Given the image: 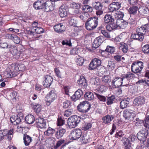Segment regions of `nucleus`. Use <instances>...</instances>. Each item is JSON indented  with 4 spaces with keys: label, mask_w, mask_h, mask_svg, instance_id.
Here are the masks:
<instances>
[{
    "label": "nucleus",
    "mask_w": 149,
    "mask_h": 149,
    "mask_svg": "<svg viewBox=\"0 0 149 149\" xmlns=\"http://www.w3.org/2000/svg\"><path fill=\"white\" fill-rule=\"evenodd\" d=\"M149 24L143 25L139 28V31L131 35V39L138 40L141 41L144 38V35L149 31V16L148 17Z\"/></svg>",
    "instance_id": "f257e3e1"
},
{
    "label": "nucleus",
    "mask_w": 149,
    "mask_h": 149,
    "mask_svg": "<svg viewBox=\"0 0 149 149\" xmlns=\"http://www.w3.org/2000/svg\"><path fill=\"white\" fill-rule=\"evenodd\" d=\"M98 23V17H93L88 18L85 23L86 29L89 31H92L96 28Z\"/></svg>",
    "instance_id": "f03ea898"
},
{
    "label": "nucleus",
    "mask_w": 149,
    "mask_h": 149,
    "mask_svg": "<svg viewBox=\"0 0 149 149\" xmlns=\"http://www.w3.org/2000/svg\"><path fill=\"white\" fill-rule=\"evenodd\" d=\"M81 118L76 115L72 116L69 117L68 121V124L69 128L75 127L80 122Z\"/></svg>",
    "instance_id": "7ed1b4c3"
},
{
    "label": "nucleus",
    "mask_w": 149,
    "mask_h": 149,
    "mask_svg": "<svg viewBox=\"0 0 149 149\" xmlns=\"http://www.w3.org/2000/svg\"><path fill=\"white\" fill-rule=\"evenodd\" d=\"M91 105L88 102L85 101L81 102L77 108L80 112L86 113L91 108Z\"/></svg>",
    "instance_id": "20e7f679"
},
{
    "label": "nucleus",
    "mask_w": 149,
    "mask_h": 149,
    "mask_svg": "<svg viewBox=\"0 0 149 149\" xmlns=\"http://www.w3.org/2000/svg\"><path fill=\"white\" fill-rule=\"evenodd\" d=\"M143 68V63L141 61L136 62L133 63L131 66V70L134 73L141 72Z\"/></svg>",
    "instance_id": "39448f33"
},
{
    "label": "nucleus",
    "mask_w": 149,
    "mask_h": 149,
    "mask_svg": "<svg viewBox=\"0 0 149 149\" xmlns=\"http://www.w3.org/2000/svg\"><path fill=\"white\" fill-rule=\"evenodd\" d=\"M24 117V115L21 113H18L16 116H12L10 118L11 123L14 125H16L23 120Z\"/></svg>",
    "instance_id": "423d86ee"
},
{
    "label": "nucleus",
    "mask_w": 149,
    "mask_h": 149,
    "mask_svg": "<svg viewBox=\"0 0 149 149\" xmlns=\"http://www.w3.org/2000/svg\"><path fill=\"white\" fill-rule=\"evenodd\" d=\"M13 130L11 129L9 131L7 130L0 131V141L6 137L9 140H10L13 136Z\"/></svg>",
    "instance_id": "0eeeda50"
},
{
    "label": "nucleus",
    "mask_w": 149,
    "mask_h": 149,
    "mask_svg": "<svg viewBox=\"0 0 149 149\" xmlns=\"http://www.w3.org/2000/svg\"><path fill=\"white\" fill-rule=\"evenodd\" d=\"M92 5L94 8L97 10L96 14L97 15H100L103 13L102 10V5L99 2H94Z\"/></svg>",
    "instance_id": "6e6552de"
},
{
    "label": "nucleus",
    "mask_w": 149,
    "mask_h": 149,
    "mask_svg": "<svg viewBox=\"0 0 149 149\" xmlns=\"http://www.w3.org/2000/svg\"><path fill=\"white\" fill-rule=\"evenodd\" d=\"M101 61L99 59L95 58L93 59L91 61L89 65V69L92 70L97 68L101 64Z\"/></svg>",
    "instance_id": "1a4fd4ad"
},
{
    "label": "nucleus",
    "mask_w": 149,
    "mask_h": 149,
    "mask_svg": "<svg viewBox=\"0 0 149 149\" xmlns=\"http://www.w3.org/2000/svg\"><path fill=\"white\" fill-rule=\"evenodd\" d=\"M81 131L79 129H76L72 131L70 136L72 139L76 140L79 139L81 136Z\"/></svg>",
    "instance_id": "9d476101"
},
{
    "label": "nucleus",
    "mask_w": 149,
    "mask_h": 149,
    "mask_svg": "<svg viewBox=\"0 0 149 149\" xmlns=\"http://www.w3.org/2000/svg\"><path fill=\"white\" fill-rule=\"evenodd\" d=\"M44 81L43 82V85L45 87H49L52 84L53 81V78L48 75H44L43 77Z\"/></svg>",
    "instance_id": "9b49d317"
},
{
    "label": "nucleus",
    "mask_w": 149,
    "mask_h": 149,
    "mask_svg": "<svg viewBox=\"0 0 149 149\" xmlns=\"http://www.w3.org/2000/svg\"><path fill=\"white\" fill-rule=\"evenodd\" d=\"M120 3L114 2L111 3L109 6V10L110 12H113L119 10L121 7Z\"/></svg>",
    "instance_id": "f8f14e48"
},
{
    "label": "nucleus",
    "mask_w": 149,
    "mask_h": 149,
    "mask_svg": "<svg viewBox=\"0 0 149 149\" xmlns=\"http://www.w3.org/2000/svg\"><path fill=\"white\" fill-rule=\"evenodd\" d=\"M36 127L40 128H46V122L42 118H39L36 120Z\"/></svg>",
    "instance_id": "ddd939ff"
},
{
    "label": "nucleus",
    "mask_w": 149,
    "mask_h": 149,
    "mask_svg": "<svg viewBox=\"0 0 149 149\" xmlns=\"http://www.w3.org/2000/svg\"><path fill=\"white\" fill-rule=\"evenodd\" d=\"M148 132L146 129L141 130L137 134V138L140 141H144L146 140Z\"/></svg>",
    "instance_id": "4468645a"
},
{
    "label": "nucleus",
    "mask_w": 149,
    "mask_h": 149,
    "mask_svg": "<svg viewBox=\"0 0 149 149\" xmlns=\"http://www.w3.org/2000/svg\"><path fill=\"white\" fill-rule=\"evenodd\" d=\"M15 66L14 65L9 66L6 72V76L7 77L11 78L15 76L17 74L15 71Z\"/></svg>",
    "instance_id": "2eb2a0df"
},
{
    "label": "nucleus",
    "mask_w": 149,
    "mask_h": 149,
    "mask_svg": "<svg viewBox=\"0 0 149 149\" xmlns=\"http://www.w3.org/2000/svg\"><path fill=\"white\" fill-rule=\"evenodd\" d=\"M123 79L120 77H116L112 80L111 85L113 88H116L121 86L122 84Z\"/></svg>",
    "instance_id": "dca6fc26"
},
{
    "label": "nucleus",
    "mask_w": 149,
    "mask_h": 149,
    "mask_svg": "<svg viewBox=\"0 0 149 149\" xmlns=\"http://www.w3.org/2000/svg\"><path fill=\"white\" fill-rule=\"evenodd\" d=\"M10 51L11 53L14 56H15V57L18 58L20 54V51L18 50L17 47L16 46L11 45L10 46Z\"/></svg>",
    "instance_id": "f3484780"
},
{
    "label": "nucleus",
    "mask_w": 149,
    "mask_h": 149,
    "mask_svg": "<svg viewBox=\"0 0 149 149\" xmlns=\"http://www.w3.org/2000/svg\"><path fill=\"white\" fill-rule=\"evenodd\" d=\"M116 24L118 29H124L128 24V22L123 19H118L116 20Z\"/></svg>",
    "instance_id": "a211bd4d"
},
{
    "label": "nucleus",
    "mask_w": 149,
    "mask_h": 149,
    "mask_svg": "<svg viewBox=\"0 0 149 149\" xmlns=\"http://www.w3.org/2000/svg\"><path fill=\"white\" fill-rule=\"evenodd\" d=\"M66 132V130L64 129H59L56 130L54 134L55 137L57 139H61L63 137Z\"/></svg>",
    "instance_id": "6ab92c4d"
},
{
    "label": "nucleus",
    "mask_w": 149,
    "mask_h": 149,
    "mask_svg": "<svg viewBox=\"0 0 149 149\" xmlns=\"http://www.w3.org/2000/svg\"><path fill=\"white\" fill-rule=\"evenodd\" d=\"M44 3L43 1L39 0L34 2L33 6L36 9H42L44 8Z\"/></svg>",
    "instance_id": "aec40b11"
},
{
    "label": "nucleus",
    "mask_w": 149,
    "mask_h": 149,
    "mask_svg": "<svg viewBox=\"0 0 149 149\" xmlns=\"http://www.w3.org/2000/svg\"><path fill=\"white\" fill-rule=\"evenodd\" d=\"M44 8L43 9L45 11L48 12L53 10L52 3L51 1H47L44 3Z\"/></svg>",
    "instance_id": "412c9836"
},
{
    "label": "nucleus",
    "mask_w": 149,
    "mask_h": 149,
    "mask_svg": "<svg viewBox=\"0 0 149 149\" xmlns=\"http://www.w3.org/2000/svg\"><path fill=\"white\" fill-rule=\"evenodd\" d=\"M145 99L143 97L139 96L135 99L133 103L135 105H141L144 103Z\"/></svg>",
    "instance_id": "4be33fe9"
},
{
    "label": "nucleus",
    "mask_w": 149,
    "mask_h": 149,
    "mask_svg": "<svg viewBox=\"0 0 149 149\" xmlns=\"http://www.w3.org/2000/svg\"><path fill=\"white\" fill-rule=\"evenodd\" d=\"M23 139L24 144L26 146H29L32 141L31 137L26 134H24Z\"/></svg>",
    "instance_id": "5701e85b"
},
{
    "label": "nucleus",
    "mask_w": 149,
    "mask_h": 149,
    "mask_svg": "<svg viewBox=\"0 0 149 149\" xmlns=\"http://www.w3.org/2000/svg\"><path fill=\"white\" fill-rule=\"evenodd\" d=\"M54 28L55 31L58 33L63 32L65 30L64 26L61 24L55 25Z\"/></svg>",
    "instance_id": "b1692460"
},
{
    "label": "nucleus",
    "mask_w": 149,
    "mask_h": 149,
    "mask_svg": "<svg viewBox=\"0 0 149 149\" xmlns=\"http://www.w3.org/2000/svg\"><path fill=\"white\" fill-rule=\"evenodd\" d=\"M114 117L112 115H107L102 117V120L103 123L107 124L109 123L113 119Z\"/></svg>",
    "instance_id": "393cba45"
},
{
    "label": "nucleus",
    "mask_w": 149,
    "mask_h": 149,
    "mask_svg": "<svg viewBox=\"0 0 149 149\" xmlns=\"http://www.w3.org/2000/svg\"><path fill=\"white\" fill-rule=\"evenodd\" d=\"M46 99H48L53 101L56 98V95L54 90L50 91L49 93L48 94L46 97Z\"/></svg>",
    "instance_id": "a878e982"
},
{
    "label": "nucleus",
    "mask_w": 149,
    "mask_h": 149,
    "mask_svg": "<svg viewBox=\"0 0 149 149\" xmlns=\"http://www.w3.org/2000/svg\"><path fill=\"white\" fill-rule=\"evenodd\" d=\"M77 84L81 87H86L87 86V83L86 80L83 76H81L77 82Z\"/></svg>",
    "instance_id": "bb28decb"
},
{
    "label": "nucleus",
    "mask_w": 149,
    "mask_h": 149,
    "mask_svg": "<svg viewBox=\"0 0 149 149\" xmlns=\"http://www.w3.org/2000/svg\"><path fill=\"white\" fill-rule=\"evenodd\" d=\"M119 49L124 53L127 52L128 50L127 45L124 42H121L119 44Z\"/></svg>",
    "instance_id": "cd10ccee"
},
{
    "label": "nucleus",
    "mask_w": 149,
    "mask_h": 149,
    "mask_svg": "<svg viewBox=\"0 0 149 149\" xmlns=\"http://www.w3.org/2000/svg\"><path fill=\"white\" fill-rule=\"evenodd\" d=\"M25 120L28 124H30L33 123L35 121L34 116L31 115L26 116L25 118Z\"/></svg>",
    "instance_id": "c85d7f7f"
},
{
    "label": "nucleus",
    "mask_w": 149,
    "mask_h": 149,
    "mask_svg": "<svg viewBox=\"0 0 149 149\" xmlns=\"http://www.w3.org/2000/svg\"><path fill=\"white\" fill-rule=\"evenodd\" d=\"M84 96L86 99L88 100H92L94 97L93 93L90 91L86 93Z\"/></svg>",
    "instance_id": "c756f323"
},
{
    "label": "nucleus",
    "mask_w": 149,
    "mask_h": 149,
    "mask_svg": "<svg viewBox=\"0 0 149 149\" xmlns=\"http://www.w3.org/2000/svg\"><path fill=\"white\" fill-rule=\"evenodd\" d=\"M59 13L61 17H63L67 16V11L65 9L62 8V7H61L59 8Z\"/></svg>",
    "instance_id": "7c9ffc66"
},
{
    "label": "nucleus",
    "mask_w": 149,
    "mask_h": 149,
    "mask_svg": "<svg viewBox=\"0 0 149 149\" xmlns=\"http://www.w3.org/2000/svg\"><path fill=\"white\" fill-rule=\"evenodd\" d=\"M139 12L141 15L147 14L149 11L148 8L146 6L140 7L138 10Z\"/></svg>",
    "instance_id": "2f4dec72"
},
{
    "label": "nucleus",
    "mask_w": 149,
    "mask_h": 149,
    "mask_svg": "<svg viewBox=\"0 0 149 149\" xmlns=\"http://www.w3.org/2000/svg\"><path fill=\"white\" fill-rule=\"evenodd\" d=\"M104 22L105 23H108L109 22L114 21V19L112 18V16L110 15H107L104 17Z\"/></svg>",
    "instance_id": "473e14b6"
},
{
    "label": "nucleus",
    "mask_w": 149,
    "mask_h": 149,
    "mask_svg": "<svg viewBox=\"0 0 149 149\" xmlns=\"http://www.w3.org/2000/svg\"><path fill=\"white\" fill-rule=\"evenodd\" d=\"M56 130L50 127H49L47 130L44 132V134L46 136H52L54 133H55Z\"/></svg>",
    "instance_id": "72a5a7b5"
},
{
    "label": "nucleus",
    "mask_w": 149,
    "mask_h": 149,
    "mask_svg": "<svg viewBox=\"0 0 149 149\" xmlns=\"http://www.w3.org/2000/svg\"><path fill=\"white\" fill-rule=\"evenodd\" d=\"M115 64L113 61H109L108 62L106 68L109 71H111L114 69Z\"/></svg>",
    "instance_id": "f704fd0d"
},
{
    "label": "nucleus",
    "mask_w": 149,
    "mask_h": 149,
    "mask_svg": "<svg viewBox=\"0 0 149 149\" xmlns=\"http://www.w3.org/2000/svg\"><path fill=\"white\" fill-rule=\"evenodd\" d=\"M123 141H124V145L125 147V149H130V143L129 139L124 138Z\"/></svg>",
    "instance_id": "c9c22d12"
},
{
    "label": "nucleus",
    "mask_w": 149,
    "mask_h": 149,
    "mask_svg": "<svg viewBox=\"0 0 149 149\" xmlns=\"http://www.w3.org/2000/svg\"><path fill=\"white\" fill-rule=\"evenodd\" d=\"M130 102L127 100L126 99L122 100L120 102V108L123 109L127 107Z\"/></svg>",
    "instance_id": "e433bc0d"
},
{
    "label": "nucleus",
    "mask_w": 149,
    "mask_h": 149,
    "mask_svg": "<svg viewBox=\"0 0 149 149\" xmlns=\"http://www.w3.org/2000/svg\"><path fill=\"white\" fill-rule=\"evenodd\" d=\"M82 9L86 13L91 12L93 10V8L88 5H84L83 6Z\"/></svg>",
    "instance_id": "4c0bfd02"
},
{
    "label": "nucleus",
    "mask_w": 149,
    "mask_h": 149,
    "mask_svg": "<svg viewBox=\"0 0 149 149\" xmlns=\"http://www.w3.org/2000/svg\"><path fill=\"white\" fill-rule=\"evenodd\" d=\"M92 125L91 123L84 122L82 125V130L84 131H86L91 127Z\"/></svg>",
    "instance_id": "58836bf2"
},
{
    "label": "nucleus",
    "mask_w": 149,
    "mask_h": 149,
    "mask_svg": "<svg viewBox=\"0 0 149 149\" xmlns=\"http://www.w3.org/2000/svg\"><path fill=\"white\" fill-rule=\"evenodd\" d=\"M98 75L100 76H103L105 75L106 73V70L104 66L101 67L98 71Z\"/></svg>",
    "instance_id": "ea45409f"
},
{
    "label": "nucleus",
    "mask_w": 149,
    "mask_h": 149,
    "mask_svg": "<svg viewBox=\"0 0 149 149\" xmlns=\"http://www.w3.org/2000/svg\"><path fill=\"white\" fill-rule=\"evenodd\" d=\"M75 61L77 64L80 66L84 63V59L82 57L78 56L76 57Z\"/></svg>",
    "instance_id": "a19ab883"
},
{
    "label": "nucleus",
    "mask_w": 149,
    "mask_h": 149,
    "mask_svg": "<svg viewBox=\"0 0 149 149\" xmlns=\"http://www.w3.org/2000/svg\"><path fill=\"white\" fill-rule=\"evenodd\" d=\"M123 116L125 119L129 120L130 118V112L129 110L126 109L124 111L123 113Z\"/></svg>",
    "instance_id": "79ce46f5"
},
{
    "label": "nucleus",
    "mask_w": 149,
    "mask_h": 149,
    "mask_svg": "<svg viewBox=\"0 0 149 149\" xmlns=\"http://www.w3.org/2000/svg\"><path fill=\"white\" fill-rule=\"evenodd\" d=\"M115 99V97L113 95H112L111 97H107V104L108 105L112 104L113 103Z\"/></svg>",
    "instance_id": "37998d69"
},
{
    "label": "nucleus",
    "mask_w": 149,
    "mask_h": 149,
    "mask_svg": "<svg viewBox=\"0 0 149 149\" xmlns=\"http://www.w3.org/2000/svg\"><path fill=\"white\" fill-rule=\"evenodd\" d=\"M124 15L123 13L120 11H117L115 15V16L117 19H122V18L124 16Z\"/></svg>",
    "instance_id": "c03bdc74"
},
{
    "label": "nucleus",
    "mask_w": 149,
    "mask_h": 149,
    "mask_svg": "<svg viewBox=\"0 0 149 149\" xmlns=\"http://www.w3.org/2000/svg\"><path fill=\"white\" fill-rule=\"evenodd\" d=\"M105 51L111 54H113L115 52V48L114 47L108 45Z\"/></svg>",
    "instance_id": "a18cd8bd"
},
{
    "label": "nucleus",
    "mask_w": 149,
    "mask_h": 149,
    "mask_svg": "<svg viewBox=\"0 0 149 149\" xmlns=\"http://www.w3.org/2000/svg\"><path fill=\"white\" fill-rule=\"evenodd\" d=\"M88 137L86 135H84L82 136L80 139V141L81 143L86 144L88 142Z\"/></svg>",
    "instance_id": "49530a36"
},
{
    "label": "nucleus",
    "mask_w": 149,
    "mask_h": 149,
    "mask_svg": "<svg viewBox=\"0 0 149 149\" xmlns=\"http://www.w3.org/2000/svg\"><path fill=\"white\" fill-rule=\"evenodd\" d=\"M98 98L100 101L102 102H105L106 101V97L100 95L95 93H94Z\"/></svg>",
    "instance_id": "de8ad7c7"
},
{
    "label": "nucleus",
    "mask_w": 149,
    "mask_h": 149,
    "mask_svg": "<svg viewBox=\"0 0 149 149\" xmlns=\"http://www.w3.org/2000/svg\"><path fill=\"white\" fill-rule=\"evenodd\" d=\"M64 142L65 140H61L58 141L56 145L54 146V149H57Z\"/></svg>",
    "instance_id": "09e8293b"
},
{
    "label": "nucleus",
    "mask_w": 149,
    "mask_h": 149,
    "mask_svg": "<svg viewBox=\"0 0 149 149\" xmlns=\"http://www.w3.org/2000/svg\"><path fill=\"white\" fill-rule=\"evenodd\" d=\"M11 45H8V44L6 42L0 43V47L4 49L5 48H10V46Z\"/></svg>",
    "instance_id": "8fccbe9b"
},
{
    "label": "nucleus",
    "mask_w": 149,
    "mask_h": 149,
    "mask_svg": "<svg viewBox=\"0 0 149 149\" xmlns=\"http://www.w3.org/2000/svg\"><path fill=\"white\" fill-rule=\"evenodd\" d=\"M104 77L102 78V81L105 83L109 82L110 81V77L108 75L103 76Z\"/></svg>",
    "instance_id": "3c124183"
},
{
    "label": "nucleus",
    "mask_w": 149,
    "mask_h": 149,
    "mask_svg": "<svg viewBox=\"0 0 149 149\" xmlns=\"http://www.w3.org/2000/svg\"><path fill=\"white\" fill-rule=\"evenodd\" d=\"M33 109L36 113H39L41 110L40 105L38 104H35L34 105Z\"/></svg>",
    "instance_id": "603ef678"
},
{
    "label": "nucleus",
    "mask_w": 149,
    "mask_h": 149,
    "mask_svg": "<svg viewBox=\"0 0 149 149\" xmlns=\"http://www.w3.org/2000/svg\"><path fill=\"white\" fill-rule=\"evenodd\" d=\"M142 51L145 53H148L149 52V45H146L143 46L142 48Z\"/></svg>",
    "instance_id": "864d4df0"
},
{
    "label": "nucleus",
    "mask_w": 149,
    "mask_h": 149,
    "mask_svg": "<svg viewBox=\"0 0 149 149\" xmlns=\"http://www.w3.org/2000/svg\"><path fill=\"white\" fill-rule=\"evenodd\" d=\"M64 123L65 120H63L62 118L60 117L58 118L57 123L58 126H62L64 124Z\"/></svg>",
    "instance_id": "5fc2aeb1"
},
{
    "label": "nucleus",
    "mask_w": 149,
    "mask_h": 149,
    "mask_svg": "<svg viewBox=\"0 0 149 149\" xmlns=\"http://www.w3.org/2000/svg\"><path fill=\"white\" fill-rule=\"evenodd\" d=\"M138 10L137 6H132V7H131V14H136Z\"/></svg>",
    "instance_id": "6e6d98bb"
},
{
    "label": "nucleus",
    "mask_w": 149,
    "mask_h": 149,
    "mask_svg": "<svg viewBox=\"0 0 149 149\" xmlns=\"http://www.w3.org/2000/svg\"><path fill=\"white\" fill-rule=\"evenodd\" d=\"M144 123V126L147 128H149V116H147Z\"/></svg>",
    "instance_id": "4d7b16f0"
},
{
    "label": "nucleus",
    "mask_w": 149,
    "mask_h": 149,
    "mask_svg": "<svg viewBox=\"0 0 149 149\" xmlns=\"http://www.w3.org/2000/svg\"><path fill=\"white\" fill-rule=\"evenodd\" d=\"M73 111L71 109H68L67 110H66L64 114V115L65 116L68 117L70 115H71L73 112Z\"/></svg>",
    "instance_id": "13d9d810"
},
{
    "label": "nucleus",
    "mask_w": 149,
    "mask_h": 149,
    "mask_svg": "<svg viewBox=\"0 0 149 149\" xmlns=\"http://www.w3.org/2000/svg\"><path fill=\"white\" fill-rule=\"evenodd\" d=\"M100 45H101L95 39L92 44L93 48V49H96Z\"/></svg>",
    "instance_id": "bf43d9fd"
},
{
    "label": "nucleus",
    "mask_w": 149,
    "mask_h": 149,
    "mask_svg": "<svg viewBox=\"0 0 149 149\" xmlns=\"http://www.w3.org/2000/svg\"><path fill=\"white\" fill-rule=\"evenodd\" d=\"M35 32L37 33L40 34L44 32L43 29L41 27H37L36 29H33Z\"/></svg>",
    "instance_id": "052dcab7"
},
{
    "label": "nucleus",
    "mask_w": 149,
    "mask_h": 149,
    "mask_svg": "<svg viewBox=\"0 0 149 149\" xmlns=\"http://www.w3.org/2000/svg\"><path fill=\"white\" fill-rule=\"evenodd\" d=\"M70 105V101L66 100L63 103V107L64 108H67Z\"/></svg>",
    "instance_id": "680f3d73"
},
{
    "label": "nucleus",
    "mask_w": 149,
    "mask_h": 149,
    "mask_svg": "<svg viewBox=\"0 0 149 149\" xmlns=\"http://www.w3.org/2000/svg\"><path fill=\"white\" fill-rule=\"evenodd\" d=\"M12 40L15 43L17 44L19 43L20 41L19 38L15 35H13V38Z\"/></svg>",
    "instance_id": "e2e57ef3"
},
{
    "label": "nucleus",
    "mask_w": 149,
    "mask_h": 149,
    "mask_svg": "<svg viewBox=\"0 0 149 149\" xmlns=\"http://www.w3.org/2000/svg\"><path fill=\"white\" fill-rule=\"evenodd\" d=\"M104 38V37L103 36H100L96 38L95 39L97 40L98 43L101 45V43L103 41Z\"/></svg>",
    "instance_id": "0e129e2a"
},
{
    "label": "nucleus",
    "mask_w": 149,
    "mask_h": 149,
    "mask_svg": "<svg viewBox=\"0 0 149 149\" xmlns=\"http://www.w3.org/2000/svg\"><path fill=\"white\" fill-rule=\"evenodd\" d=\"M75 95H77V97H79L80 98L83 95V92L80 89H78L75 92Z\"/></svg>",
    "instance_id": "69168bd1"
},
{
    "label": "nucleus",
    "mask_w": 149,
    "mask_h": 149,
    "mask_svg": "<svg viewBox=\"0 0 149 149\" xmlns=\"http://www.w3.org/2000/svg\"><path fill=\"white\" fill-rule=\"evenodd\" d=\"M18 70L19 71H23L25 69V66L24 65L22 64H20L17 66Z\"/></svg>",
    "instance_id": "338daca9"
},
{
    "label": "nucleus",
    "mask_w": 149,
    "mask_h": 149,
    "mask_svg": "<svg viewBox=\"0 0 149 149\" xmlns=\"http://www.w3.org/2000/svg\"><path fill=\"white\" fill-rule=\"evenodd\" d=\"M100 33L105 37L108 38L110 37V36L109 34L105 30H101Z\"/></svg>",
    "instance_id": "774afa93"
}]
</instances>
